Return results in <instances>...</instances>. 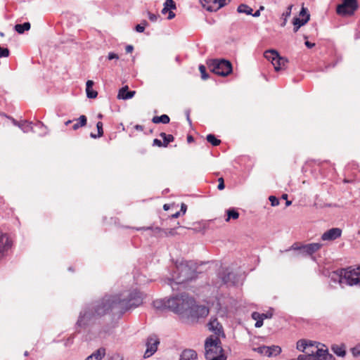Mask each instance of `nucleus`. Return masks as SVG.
I'll return each instance as SVG.
<instances>
[{
	"label": "nucleus",
	"instance_id": "obj_1",
	"mask_svg": "<svg viewBox=\"0 0 360 360\" xmlns=\"http://www.w3.org/2000/svg\"><path fill=\"white\" fill-rule=\"evenodd\" d=\"M143 297L140 292L133 290L120 295H105L102 299L86 305L80 311L76 328H86L95 319L115 311L117 314L140 306Z\"/></svg>",
	"mask_w": 360,
	"mask_h": 360
},
{
	"label": "nucleus",
	"instance_id": "obj_2",
	"mask_svg": "<svg viewBox=\"0 0 360 360\" xmlns=\"http://www.w3.org/2000/svg\"><path fill=\"white\" fill-rule=\"evenodd\" d=\"M168 306L174 310V313L191 319L203 318L209 314L207 307L195 304V300L186 293H181L180 300H169Z\"/></svg>",
	"mask_w": 360,
	"mask_h": 360
},
{
	"label": "nucleus",
	"instance_id": "obj_3",
	"mask_svg": "<svg viewBox=\"0 0 360 360\" xmlns=\"http://www.w3.org/2000/svg\"><path fill=\"white\" fill-rule=\"evenodd\" d=\"M198 268V264L193 261L182 260L176 262L171 278L167 279V284L173 290H179V286H182L186 282L195 278L198 274L201 273Z\"/></svg>",
	"mask_w": 360,
	"mask_h": 360
},
{
	"label": "nucleus",
	"instance_id": "obj_4",
	"mask_svg": "<svg viewBox=\"0 0 360 360\" xmlns=\"http://www.w3.org/2000/svg\"><path fill=\"white\" fill-rule=\"evenodd\" d=\"M221 342L219 337L210 335L207 338L205 342V359H219L223 354Z\"/></svg>",
	"mask_w": 360,
	"mask_h": 360
},
{
	"label": "nucleus",
	"instance_id": "obj_5",
	"mask_svg": "<svg viewBox=\"0 0 360 360\" xmlns=\"http://www.w3.org/2000/svg\"><path fill=\"white\" fill-rule=\"evenodd\" d=\"M339 283L360 286V266L356 269L352 266L342 269L339 272Z\"/></svg>",
	"mask_w": 360,
	"mask_h": 360
},
{
	"label": "nucleus",
	"instance_id": "obj_6",
	"mask_svg": "<svg viewBox=\"0 0 360 360\" xmlns=\"http://www.w3.org/2000/svg\"><path fill=\"white\" fill-rule=\"evenodd\" d=\"M207 64L211 72L220 76H227L232 72L231 63L224 59H213L208 61Z\"/></svg>",
	"mask_w": 360,
	"mask_h": 360
},
{
	"label": "nucleus",
	"instance_id": "obj_7",
	"mask_svg": "<svg viewBox=\"0 0 360 360\" xmlns=\"http://www.w3.org/2000/svg\"><path fill=\"white\" fill-rule=\"evenodd\" d=\"M264 56L268 60L271 61L276 71L285 69L288 60L280 56L278 51L274 49H269L264 53Z\"/></svg>",
	"mask_w": 360,
	"mask_h": 360
},
{
	"label": "nucleus",
	"instance_id": "obj_8",
	"mask_svg": "<svg viewBox=\"0 0 360 360\" xmlns=\"http://www.w3.org/2000/svg\"><path fill=\"white\" fill-rule=\"evenodd\" d=\"M358 8L357 0H342V3L339 4V15L352 16Z\"/></svg>",
	"mask_w": 360,
	"mask_h": 360
},
{
	"label": "nucleus",
	"instance_id": "obj_9",
	"mask_svg": "<svg viewBox=\"0 0 360 360\" xmlns=\"http://www.w3.org/2000/svg\"><path fill=\"white\" fill-rule=\"evenodd\" d=\"M316 345L314 347V350H311V354L314 358V360H335V358L332 354L328 353V349L325 347V345H321L320 343L315 342Z\"/></svg>",
	"mask_w": 360,
	"mask_h": 360
},
{
	"label": "nucleus",
	"instance_id": "obj_10",
	"mask_svg": "<svg viewBox=\"0 0 360 360\" xmlns=\"http://www.w3.org/2000/svg\"><path fill=\"white\" fill-rule=\"evenodd\" d=\"M159 344L160 340L157 335H151L148 336L146 342V350L144 353L143 357L147 359L153 355L156 352Z\"/></svg>",
	"mask_w": 360,
	"mask_h": 360
},
{
	"label": "nucleus",
	"instance_id": "obj_11",
	"mask_svg": "<svg viewBox=\"0 0 360 360\" xmlns=\"http://www.w3.org/2000/svg\"><path fill=\"white\" fill-rule=\"evenodd\" d=\"M204 8L208 11H217L227 4L230 0H200Z\"/></svg>",
	"mask_w": 360,
	"mask_h": 360
},
{
	"label": "nucleus",
	"instance_id": "obj_12",
	"mask_svg": "<svg viewBox=\"0 0 360 360\" xmlns=\"http://www.w3.org/2000/svg\"><path fill=\"white\" fill-rule=\"evenodd\" d=\"M11 246L12 241L8 236L0 231V262L7 256Z\"/></svg>",
	"mask_w": 360,
	"mask_h": 360
},
{
	"label": "nucleus",
	"instance_id": "obj_13",
	"mask_svg": "<svg viewBox=\"0 0 360 360\" xmlns=\"http://www.w3.org/2000/svg\"><path fill=\"white\" fill-rule=\"evenodd\" d=\"M221 282L226 285H235L238 283V279L237 276L233 272L229 271L228 269L223 270L219 274Z\"/></svg>",
	"mask_w": 360,
	"mask_h": 360
},
{
	"label": "nucleus",
	"instance_id": "obj_14",
	"mask_svg": "<svg viewBox=\"0 0 360 360\" xmlns=\"http://www.w3.org/2000/svg\"><path fill=\"white\" fill-rule=\"evenodd\" d=\"M300 16L302 17V18L301 19L297 17H295L293 18V25L301 27L305 25L309 20L310 15L307 8H304V6L302 7L301 11L300 12Z\"/></svg>",
	"mask_w": 360,
	"mask_h": 360
},
{
	"label": "nucleus",
	"instance_id": "obj_15",
	"mask_svg": "<svg viewBox=\"0 0 360 360\" xmlns=\"http://www.w3.org/2000/svg\"><path fill=\"white\" fill-rule=\"evenodd\" d=\"M323 245L319 243H312L307 245H302V255L303 256H311L314 253L319 250Z\"/></svg>",
	"mask_w": 360,
	"mask_h": 360
},
{
	"label": "nucleus",
	"instance_id": "obj_16",
	"mask_svg": "<svg viewBox=\"0 0 360 360\" xmlns=\"http://www.w3.org/2000/svg\"><path fill=\"white\" fill-rule=\"evenodd\" d=\"M207 325L209 329L214 333V334L217 335V337H219L220 335L224 336L223 327L217 318L212 317Z\"/></svg>",
	"mask_w": 360,
	"mask_h": 360
},
{
	"label": "nucleus",
	"instance_id": "obj_17",
	"mask_svg": "<svg viewBox=\"0 0 360 360\" xmlns=\"http://www.w3.org/2000/svg\"><path fill=\"white\" fill-rule=\"evenodd\" d=\"M316 346L311 341L307 342L305 340H300L297 342V349L299 351L304 352V354H307L306 352H309L311 354V351L314 350Z\"/></svg>",
	"mask_w": 360,
	"mask_h": 360
},
{
	"label": "nucleus",
	"instance_id": "obj_18",
	"mask_svg": "<svg viewBox=\"0 0 360 360\" xmlns=\"http://www.w3.org/2000/svg\"><path fill=\"white\" fill-rule=\"evenodd\" d=\"M174 299H176V300H180L181 299V295H176V296H173L167 300H155L153 302V306L156 309H170L171 311H174V310L168 306V302L171 300H174Z\"/></svg>",
	"mask_w": 360,
	"mask_h": 360
},
{
	"label": "nucleus",
	"instance_id": "obj_19",
	"mask_svg": "<svg viewBox=\"0 0 360 360\" xmlns=\"http://www.w3.org/2000/svg\"><path fill=\"white\" fill-rule=\"evenodd\" d=\"M272 316V314H259L258 312H253L252 314V318L255 320H256V323L255 324V326L256 328H260L263 325V321L264 319H269Z\"/></svg>",
	"mask_w": 360,
	"mask_h": 360
},
{
	"label": "nucleus",
	"instance_id": "obj_20",
	"mask_svg": "<svg viewBox=\"0 0 360 360\" xmlns=\"http://www.w3.org/2000/svg\"><path fill=\"white\" fill-rule=\"evenodd\" d=\"M135 94V91H129L128 86H124L120 89L117 94V98L123 100L130 99L134 97Z\"/></svg>",
	"mask_w": 360,
	"mask_h": 360
},
{
	"label": "nucleus",
	"instance_id": "obj_21",
	"mask_svg": "<svg viewBox=\"0 0 360 360\" xmlns=\"http://www.w3.org/2000/svg\"><path fill=\"white\" fill-rule=\"evenodd\" d=\"M338 238V228H333L324 232L321 236V240L325 242H330Z\"/></svg>",
	"mask_w": 360,
	"mask_h": 360
},
{
	"label": "nucleus",
	"instance_id": "obj_22",
	"mask_svg": "<svg viewBox=\"0 0 360 360\" xmlns=\"http://www.w3.org/2000/svg\"><path fill=\"white\" fill-rule=\"evenodd\" d=\"M12 122L14 125L18 126L19 128H20L23 132L27 133L30 131H32V122H27L26 120L22 121V122H18L15 119H12Z\"/></svg>",
	"mask_w": 360,
	"mask_h": 360
},
{
	"label": "nucleus",
	"instance_id": "obj_23",
	"mask_svg": "<svg viewBox=\"0 0 360 360\" xmlns=\"http://www.w3.org/2000/svg\"><path fill=\"white\" fill-rule=\"evenodd\" d=\"M105 355V349L100 347L92 353L90 356L85 359V360H101Z\"/></svg>",
	"mask_w": 360,
	"mask_h": 360
},
{
	"label": "nucleus",
	"instance_id": "obj_24",
	"mask_svg": "<svg viewBox=\"0 0 360 360\" xmlns=\"http://www.w3.org/2000/svg\"><path fill=\"white\" fill-rule=\"evenodd\" d=\"M179 360H197V354L193 349H185L181 353Z\"/></svg>",
	"mask_w": 360,
	"mask_h": 360
},
{
	"label": "nucleus",
	"instance_id": "obj_25",
	"mask_svg": "<svg viewBox=\"0 0 360 360\" xmlns=\"http://www.w3.org/2000/svg\"><path fill=\"white\" fill-rule=\"evenodd\" d=\"M94 82L92 80H88L86 83V96L89 98H96L98 93L96 91L93 89Z\"/></svg>",
	"mask_w": 360,
	"mask_h": 360
},
{
	"label": "nucleus",
	"instance_id": "obj_26",
	"mask_svg": "<svg viewBox=\"0 0 360 360\" xmlns=\"http://www.w3.org/2000/svg\"><path fill=\"white\" fill-rule=\"evenodd\" d=\"M136 230H138V231H139V230H150L153 232L154 236H158V235L160 234L161 233H164L166 236L168 235L167 231H165L160 227H153V226L145 227V226H143V227L137 228Z\"/></svg>",
	"mask_w": 360,
	"mask_h": 360
},
{
	"label": "nucleus",
	"instance_id": "obj_27",
	"mask_svg": "<svg viewBox=\"0 0 360 360\" xmlns=\"http://www.w3.org/2000/svg\"><path fill=\"white\" fill-rule=\"evenodd\" d=\"M170 121L169 117L167 115H162L160 116H155L152 119V122L155 124L162 123L168 124Z\"/></svg>",
	"mask_w": 360,
	"mask_h": 360
},
{
	"label": "nucleus",
	"instance_id": "obj_28",
	"mask_svg": "<svg viewBox=\"0 0 360 360\" xmlns=\"http://www.w3.org/2000/svg\"><path fill=\"white\" fill-rule=\"evenodd\" d=\"M14 29L18 33L22 34L25 31H27L30 29V23L26 22L23 24H16Z\"/></svg>",
	"mask_w": 360,
	"mask_h": 360
},
{
	"label": "nucleus",
	"instance_id": "obj_29",
	"mask_svg": "<svg viewBox=\"0 0 360 360\" xmlns=\"http://www.w3.org/2000/svg\"><path fill=\"white\" fill-rule=\"evenodd\" d=\"M87 119L85 115H81L78 120H77V122L75 123L72 126V129L74 130L78 129L81 127H84L86 124Z\"/></svg>",
	"mask_w": 360,
	"mask_h": 360
},
{
	"label": "nucleus",
	"instance_id": "obj_30",
	"mask_svg": "<svg viewBox=\"0 0 360 360\" xmlns=\"http://www.w3.org/2000/svg\"><path fill=\"white\" fill-rule=\"evenodd\" d=\"M269 351L267 354L268 357L276 356L281 352V348L277 345H272L269 347Z\"/></svg>",
	"mask_w": 360,
	"mask_h": 360
},
{
	"label": "nucleus",
	"instance_id": "obj_31",
	"mask_svg": "<svg viewBox=\"0 0 360 360\" xmlns=\"http://www.w3.org/2000/svg\"><path fill=\"white\" fill-rule=\"evenodd\" d=\"M160 136L163 139V145L164 147L167 146V145L172 142L174 139V136L172 134H167L165 132H161L160 134Z\"/></svg>",
	"mask_w": 360,
	"mask_h": 360
},
{
	"label": "nucleus",
	"instance_id": "obj_32",
	"mask_svg": "<svg viewBox=\"0 0 360 360\" xmlns=\"http://www.w3.org/2000/svg\"><path fill=\"white\" fill-rule=\"evenodd\" d=\"M227 218L226 219V221H229L231 219H237L239 217V213L235 209H229L226 211Z\"/></svg>",
	"mask_w": 360,
	"mask_h": 360
},
{
	"label": "nucleus",
	"instance_id": "obj_33",
	"mask_svg": "<svg viewBox=\"0 0 360 360\" xmlns=\"http://www.w3.org/2000/svg\"><path fill=\"white\" fill-rule=\"evenodd\" d=\"M237 11L241 13H245L247 15H251L252 9L245 4H240L237 8Z\"/></svg>",
	"mask_w": 360,
	"mask_h": 360
},
{
	"label": "nucleus",
	"instance_id": "obj_34",
	"mask_svg": "<svg viewBox=\"0 0 360 360\" xmlns=\"http://www.w3.org/2000/svg\"><path fill=\"white\" fill-rule=\"evenodd\" d=\"M96 128L98 130V134H94L91 133L90 134L91 138L96 139V138L101 137L103 135V123L101 122H97Z\"/></svg>",
	"mask_w": 360,
	"mask_h": 360
},
{
	"label": "nucleus",
	"instance_id": "obj_35",
	"mask_svg": "<svg viewBox=\"0 0 360 360\" xmlns=\"http://www.w3.org/2000/svg\"><path fill=\"white\" fill-rule=\"evenodd\" d=\"M207 141L210 143L212 146H217L220 144L221 141L215 137L213 134H208L207 136Z\"/></svg>",
	"mask_w": 360,
	"mask_h": 360
},
{
	"label": "nucleus",
	"instance_id": "obj_36",
	"mask_svg": "<svg viewBox=\"0 0 360 360\" xmlns=\"http://www.w3.org/2000/svg\"><path fill=\"white\" fill-rule=\"evenodd\" d=\"M302 245H300L297 243H293L288 249H286L285 250H280V253H283L284 252H288L290 250H298L300 251V253L302 255Z\"/></svg>",
	"mask_w": 360,
	"mask_h": 360
},
{
	"label": "nucleus",
	"instance_id": "obj_37",
	"mask_svg": "<svg viewBox=\"0 0 360 360\" xmlns=\"http://www.w3.org/2000/svg\"><path fill=\"white\" fill-rule=\"evenodd\" d=\"M269 349V347L264 345L253 349L255 352H257V353L266 356H267Z\"/></svg>",
	"mask_w": 360,
	"mask_h": 360
},
{
	"label": "nucleus",
	"instance_id": "obj_38",
	"mask_svg": "<svg viewBox=\"0 0 360 360\" xmlns=\"http://www.w3.org/2000/svg\"><path fill=\"white\" fill-rule=\"evenodd\" d=\"M337 277L338 273L335 271H333L332 274L329 275L330 279V285L333 288L335 287V285L337 283Z\"/></svg>",
	"mask_w": 360,
	"mask_h": 360
},
{
	"label": "nucleus",
	"instance_id": "obj_39",
	"mask_svg": "<svg viewBox=\"0 0 360 360\" xmlns=\"http://www.w3.org/2000/svg\"><path fill=\"white\" fill-rule=\"evenodd\" d=\"M148 25L147 21L143 20L141 24H139L136 25L135 30L137 32H143L145 30V27H146Z\"/></svg>",
	"mask_w": 360,
	"mask_h": 360
},
{
	"label": "nucleus",
	"instance_id": "obj_40",
	"mask_svg": "<svg viewBox=\"0 0 360 360\" xmlns=\"http://www.w3.org/2000/svg\"><path fill=\"white\" fill-rule=\"evenodd\" d=\"M199 70L200 72V74H201V77L202 79L205 80L207 79H208L209 77V75L206 72V68L205 65H200L199 66Z\"/></svg>",
	"mask_w": 360,
	"mask_h": 360
},
{
	"label": "nucleus",
	"instance_id": "obj_41",
	"mask_svg": "<svg viewBox=\"0 0 360 360\" xmlns=\"http://www.w3.org/2000/svg\"><path fill=\"white\" fill-rule=\"evenodd\" d=\"M164 6H166L169 10L176 9V4L173 0H166Z\"/></svg>",
	"mask_w": 360,
	"mask_h": 360
},
{
	"label": "nucleus",
	"instance_id": "obj_42",
	"mask_svg": "<svg viewBox=\"0 0 360 360\" xmlns=\"http://www.w3.org/2000/svg\"><path fill=\"white\" fill-rule=\"evenodd\" d=\"M351 352H352V355L354 357H357V356H360V345H357L354 347H352L351 349Z\"/></svg>",
	"mask_w": 360,
	"mask_h": 360
},
{
	"label": "nucleus",
	"instance_id": "obj_43",
	"mask_svg": "<svg viewBox=\"0 0 360 360\" xmlns=\"http://www.w3.org/2000/svg\"><path fill=\"white\" fill-rule=\"evenodd\" d=\"M9 56V50L7 48H1L0 46V58L8 57Z\"/></svg>",
	"mask_w": 360,
	"mask_h": 360
},
{
	"label": "nucleus",
	"instance_id": "obj_44",
	"mask_svg": "<svg viewBox=\"0 0 360 360\" xmlns=\"http://www.w3.org/2000/svg\"><path fill=\"white\" fill-rule=\"evenodd\" d=\"M269 200L271 202V205L272 206H277L279 205V200L274 195L269 196Z\"/></svg>",
	"mask_w": 360,
	"mask_h": 360
},
{
	"label": "nucleus",
	"instance_id": "obj_45",
	"mask_svg": "<svg viewBox=\"0 0 360 360\" xmlns=\"http://www.w3.org/2000/svg\"><path fill=\"white\" fill-rule=\"evenodd\" d=\"M148 18L151 22H156L158 20V18H160L159 15L154 14V13H152L150 12H148Z\"/></svg>",
	"mask_w": 360,
	"mask_h": 360
},
{
	"label": "nucleus",
	"instance_id": "obj_46",
	"mask_svg": "<svg viewBox=\"0 0 360 360\" xmlns=\"http://www.w3.org/2000/svg\"><path fill=\"white\" fill-rule=\"evenodd\" d=\"M346 354L345 346L342 344L339 345V356H345Z\"/></svg>",
	"mask_w": 360,
	"mask_h": 360
},
{
	"label": "nucleus",
	"instance_id": "obj_47",
	"mask_svg": "<svg viewBox=\"0 0 360 360\" xmlns=\"http://www.w3.org/2000/svg\"><path fill=\"white\" fill-rule=\"evenodd\" d=\"M292 5H289L288 6L285 12H284L282 15L283 18H288L290 15L291 11H292Z\"/></svg>",
	"mask_w": 360,
	"mask_h": 360
},
{
	"label": "nucleus",
	"instance_id": "obj_48",
	"mask_svg": "<svg viewBox=\"0 0 360 360\" xmlns=\"http://www.w3.org/2000/svg\"><path fill=\"white\" fill-rule=\"evenodd\" d=\"M218 181H219V184H218V186H217L218 189L219 190H223L224 188V187H225L224 181L223 178H221V177L219 178L218 179Z\"/></svg>",
	"mask_w": 360,
	"mask_h": 360
},
{
	"label": "nucleus",
	"instance_id": "obj_49",
	"mask_svg": "<svg viewBox=\"0 0 360 360\" xmlns=\"http://www.w3.org/2000/svg\"><path fill=\"white\" fill-rule=\"evenodd\" d=\"M108 58L109 60H112V59H118L119 58V56L117 54L115 53H112V52H110L108 54Z\"/></svg>",
	"mask_w": 360,
	"mask_h": 360
},
{
	"label": "nucleus",
	"instance_id": "obj_50",
	"mask_svg": "<svg viewBox=\"0 0 360 360\" xmlns=\"http://www.w3.org/2000/svg\"><path fill=\"white\" fill-rule=\"evenodd\" d=\"M153 145L154 146H158L159 147L164 146L163 143L160 140H159L158 139H155L153 140Z\"/></svg>",
	"mask_w": 360,
	"mask_h": 360
},
{
	"label": "nucleus",
	"instance_id": "obj_51",
	"mask_svg": "<svg viewBox=\"0 0 360 360\" xmlns=\"http://www.w3.org/2000/svg\"><path fill=\"white\" fill-rule=\"evenodd\" d=\"M305 45H306V46L307 48L311 49V48H312V47H314L315 46V44L314 43H311V42H310L309 41H305Z\"/></svg>",
	"mask_w": 360,
	"mask_h": 360
},
{
	"label": "nucleus",
	"instance_id": "obj_52",
	"mask_svg": "<svg viewBox=\"0 0 360 360\" xmlns=\"http://www.w3.org/2000/svg\"><path fill=\"white\" fill-rule=\"evenodd\" d=\"M125 49L127 53H131L134 50V47L131 45H127Z\"/></svg>",
	"mask_w": 360,
	"mask_h": 360
},
{
	"label": "nucleus",
	"instance_id": "obj_53",
	"mask_svg": "<svg viewBox=\"0 0 360 360\" xmlns=\"http://www.w3.org/2000/svg\"><path fill=\"white\" fill-rule=\"evenodd\" d=\"M174 17H175L174 13L173 11H169L167 18L169 20H171V19H173Z\"/></svg>",
	"mask_w": 360,
	"mask_h": 360
},
{
	"label": "nucleus",
	"instance_id": "obj_54",
	"mask_svg": "<svg viewBox=\"0 0 360 360\" xmlns=\"http://www.w3.org/2000/svg\"><path fill=\"white\" fill-rule=\"evenodd\" d=\"M187 206L185 204H182L181 207V212H183V214H185L186 212Z\"/></svg>",
	"mask_w": 360,
	"mask_h": 360
},
{
	"label": "nucleus",
	"instance_id": "obj_55",
	"mask_svg": "<svg viewBox=\"0 0 360 360\" xmlns=\"http://www.w3.org/2000/svg\"><path fill=\"white\" fill-rule=\"evenodd\" d=\"M134 128L138 131H143V127L142 125L136 124Z\"/></svg>",
	"mask_w": 360,
	"mask_h": 360
},
{
	"label": "nucleus",
	"instance_id": "obj_56",
	"mask_svg": "<svg viewBox=\"0 0 360 360\" xmlns=\"http://www.w3.org/2000/svg\"><path fill=\"white\" fill-rule=\"evenodd\" d=\"M111 360H121L119 354H115L112 357Z\"/></svg>",
	"mask_w": 360,
	"mask_h": 360
},
{
	"label": "nucleus",
	"instance_id": "obj_57",
	"mask_svg": "<svg viewBox=\"0 0 360 360\" xmlns=\"http://www.w3.org/2000/svg\"><path fill=\"white\" fill-rule=\"evenodd\" d=\"M251 15L254 17H258L260 15V11L258 10V11H255V13H253V14L252 13Z\"/></svg>",
	"mask_w": 360,
	"mask_h": 360
},
{
	"label": "nucleus",
	"instance_id": "obj_58",
	"mask_svg": "<svg viewBox=\"0 0 360 360\" xmlns=\"http://www.w3.org/2000/svg\"><path fill=\"white\" fill-rule=\"evenodd\" d=\"M193 140H194V139H193V136H188V137H187V141H188V143H191V142H193Z\"/></svg>",
	"mask_w": 360,
	"mask_h": 360
},
{
	"label": "nucleus",
	"instance_id": "obj_59",
	"mask_svg": "<svg viewBox=\"0 0 360 360\" xmlns=\"http://www.w3.org/2000/svg\"><path fill=\"white\" fill-rule=\"evenodd\" d=\"M179 215H180V212H176L175 214L172 215V218H177V217H179Z\"/></svg>",
	"mask_w": 360,
	"mask_h": 360
},
{
	"label": "nucleus",
	"instance_id": "obj_60",
	"mask_svg": "<svg viewBox=\"0 0 360 360\" xmlns=\"http://www.w3.org/2000/svg\"><path fill=\"white\" fill-rule=\"evenodd\" d=\"M35 125H36V126H38V127H41V128L44 127V124H43L41 122H38L37 123H36V124H35Z\"/></svg>",
	"mask_w": 360,
	"mask_h": 360
},
{
	"label": "nucleus",
	"instance_id": "obj_61",
	"mask_svg": "<svg viewBox=\"0 0 360 360\" xmlns=\"http://www.w3.org/2000/svg\"><path fill=\"white\" fill-rule=\"evenodd\" d=\"M168 11H169V9H168L166 6H164V8H162V13L163 14H165L166 13H167V12H168Z\"/></svg>",
	"mask_w": 360,
	"mask_h": 360
},
{
	"label": "nucleus",
	"instance_id": "obj_62",
	"mask_svg": "<svg viewBox=\"0 0 360 360\" xmlns=\"http://www.w3.org/2000/svg\"><path fill=\"white\" fill-rule=\"evenodd\" d=\"M332 349H333V351L334 352L335 354H338V347L337 346H333L332 347Z\"/></svg>",
	"mask_w": 360,
	"mask_h": 360
},
{
	"label": "nucleus",
	"instance_id": "obj_63",
	"mask_svg": "<svg viewBox=\"0 0 360 360\" xmlns=\"http://www.w3.org/2000/svg\"><path fill=\"white\" fill-rule=\"evenodd\" d=\"M186 117H187L188 122L191 124V120L190 119L189 112L188 111L186 112Z\"/></svg>",
	"mask_w": 360,
	"mask_h": 360
},
{
	"label": "nucleus",
	"instance_id": "obj_64",
	"mask_svg": "<svg viewBox=\"0 0 360 360\" xmlns=\"http://www.w3.org/2000/svg\"><path fill=\"white\" fill-rule=\"evenodd\" d=\"M300 27L299 26H297V25H294V28H293V30L295 32H297L298 31V30L300 29Z\"/></svg>",
	"mask_w": 360,
	"mask_h": 360
}]
</instances>
